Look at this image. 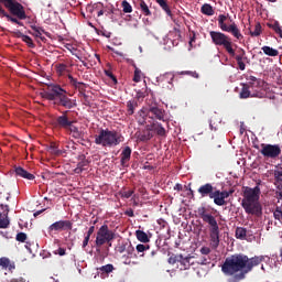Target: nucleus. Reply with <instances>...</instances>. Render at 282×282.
<instances>
[{"label": "nucleus", "mask_w": 282, "mask_h": 282, "mask_svg": "<svg viewBox=\"0 0 282 282\" xmlns=\"http://www.w3.org/2000/svg\"><path fill=\"white\" fill-rule=\"evenodd\" d=\"M260 263H263V256L249 258L243 253H235L225 259L221 272L229 279V282H240Z\"/></svg>", "instance_id": "1"}, {"label": "nucleus", "mask_w": 282, "mask_h": 282, "mask_svg": "<svg viewBox=\"0 0 282 282\" xmlns=\"http://www.w3.org/2000/svg\"><path fill=\"white\" fill-rule=\"evenodd\" d=\"M261 187L259 184L256 187H245L242 192L241 207L247 215L254 217L263 216V206L261 205Z\"/></svg>", "instance_id": "2"}, {"label": "nucleus", "mask_w": 282, "mask_h": 282, "mask_svg": "<svg viewBox=\"0 0 282 282\" xmlns=\"http://www.w3.org/2000/svg\"><path fill=\"white\" fill-rule=\"evenodd\" d=\"M0 3L6 8H0V17L7 18L9 23H15V25L23 28V22L21 21H25V19H28L25 7H23V4L17 0H0Z\"/></svg>", "instance_id": "3"}, {"label": "nucleus", "mask_w": 282, "mask_h": 282, "mask_svg": "<svg viewBox=\"0 0 282 282\" xmlns=\"http://www.w3.org/2000/svg\"><path fill=\"white\" fill-rule=\"evenodd\" d=\"M198 215L207 225L212 248H219V223H217V218L213 214L208 213L206 207H199Z\"/></svg>", "instance_id": "4"}, {"label": "nucleus", "mask_w": 282, "mask_h": 282, "mask_svg": "<svg viewBox=\"0 0 282 282\" xmlns=\"http://www.w3.org/2000/svg\"><path fill=\"white\" fill-rule=\"evenodd\" d=\"M124 142V137L116 130L101 129L98 134L95 135V144L111 149L118 147Z\"/></svg>", "instance_id": "5"}, {"label": "nucleus", "mask_w": 282, "mask_h": 282, "mask_svg": "<svg viewBox=\"0 0 282 282\" xmlns=\"http://www.w3.org/2000/svg\"><path fill=\"white\" fill-rule=\"evenodd\" d=\"M218 28L221 32H228L229 34L234 35L237 41H241L243 39V34H241V30L235 23V20L230 18V14H219L218 15Z\"/></svg>", "instance_id": "6"}, {"label": "nucleus", "mask_w": 282, "mask_h": 282, "mask_svg": "<svg viewBox=\"0 0 282 282\" xmlns=\"http://www.w3.org/2000/svg\"><path fill=\"white\" fill-rule=\"evenodd\" d=\"M209 36L214 45H218L219 47H225L229 56H236L235 48H232V40H230V36L219 31H210Z\"/></svg>", "instance_id": "7"}, {"label": "nucleus", "mask_w": 282, "mask_h": 282, "mask_svg": "<svg viewBox=\"0 0 282 282\" xmlns=\"http://www.w3.org/2000/svg\"><path fill=\"white\" fill-rule=\"evenodd\" d=\"M63 94H65V89H63L61 85L48 84L46 89H44L40 94V96L41 98H45V100H51L52 102H54V105H56Z\"/></svg>", "instance_id": "8"}, {"label": "nucleus", "mask_w": 282, "mask_h": 282, "mask_svg": "<svg viewBox=\"0 0 282 282\" xmlns=\"http://www.w3.org/2000/svg\"><path fill=\"white\" fill-rule=\"evenodd\" d=\"M115 239H116V232L109 229L108 225H102L97 231L95 245L97 248H102L105 243H110V241Z\"/></svg>", "instance_id": "9"}, {"label": "nucleus", "mask_w": 282, "mask_h": 282, "mask_svg": "<svg viewBox=\"0 0 282 282\" xmlns=\"http://www.w3.org/2000/svg\"><path fill=\"white\" fill-rule=\"evenodd\" d=\"M193 257H184L182 254H172L169 258L170 265H175L178 270H188L191 265H195V261H193Z\"/></svg>", "instance_id": "10"}, {"label": "nucleus", "mask_w": 282, "mask_h": 282, "mask_svg": "<svg viewBox=\"0 0 282 282\" xmlns=\"http://www.w3.org/2000/svg\"><path fill=\"white\" fill-rule=\"evenodd\" d=\"M260 153L261 155H263V158H270L271 160H276V158L281 155V147H279L278 144L262 143Z\"/></svg>", "instance_id": "11"}, {"label": "nucleus", "mask_w": 282, "mask_h": 282, "mask_svg": "<svg viewBox=\"0 0 282 282\" xmlns=\"http://www.w3.org/2000/svg\"><path fill=\"white\" fill-rule=\"evenodd\" d=\"M67 113H69V111H64L61 116H58L53 124L55 127H57L58 129H69V127H72V124H74V121L69 120V117L67 116Z\"/></svg>", "instance_id": "12"}, {"label": "nucleus", "mask_w": 282, "mask_h": 282, "mask_svg": "<svg viewBox=\"0 0 282 282\" xmlns=\"http://www.w3.org/2000/svg\"><path fill=\"white\" fill-rule=\"evenodd\" d=\"M232 191H219L216 189L215 191V197H214V204H216V206H226V204H228L226 202V199H228V197H230V195H232Z\"/></svg>", "instance_id": "13"}, {"label": "nucleus", "mask_w": 282, "mask_h": 282, "mask_svg": "<svg viewBox=\"0 0 282 282\" xmlns=\"http://www.w3.org/2000/svg\"><path fill=\"white\" fill-rule=\"evenodd\" d=\"M55 105H57V107H64V109H74V107H76V100L68 98L67 90H65V93L59 96V99L55 101Z\"/></svg>", "instance_id": "14"}, {"label": "nucleus", "mask_w": 282, "mask_h": 282, "mask_svg": "<svg viewBox=\"0 0 282 282\" xmlns=\"http://www.w3.org/2000/svg\"><path fill=\"white\" fill-rule=\"evenodd\" d=\"M217 188L213 186L210 183H206L204 185H200L198 188V193L200 197H209V199H215V192Z\"/></svg>", "instance_id": "15"}, {"label": "nucleus", "mask_w": 282, "mask_h": 282, "mask_svg": "<svg viewBox=\"0 0 282 282\" xmlns=\"http://www.w3.org/2000/svg\"><path fill=\"white\" fill-rule=\"evenodd\" d=\"M74 224L70 220H59V221H55L53 223L50 227L48 230H72Z\"/></svg>", "instance_id": "16"}, {"label": "nucleus", "mask_w": 282, "mask_h": 282, "mask_svg": "<svg viewBox=\"0 0 282 282\" xmlns=\"http://www.w3.org/2000/svg\"><path fill=\"white\" fill-rule=\"evenodd\" d=\"M68 80L70 83V85L73 87H75V89H78L79 94H85L86 89H87V84L83 83V82H78V79L74 78V76L68 75Z\"/></svg>", "instance_id": "17"}, {"label": "nucleus", "mask_w": 282, "mask_h": 282, "mask_svg": "<svg viewBox=\"0 0 282 282\" xmlns=\"http://www.w3.org/2000/svg\"><path fill=\"white\" fill-rule=\"evenodd\" d=\"M15 177H22L23 180H34V174L28 172L25 169L21 166L14 167Z\"/></svg>", "instance_id": "18"}, {"label": "nucleus", "mask_w": 282, "mask_h": 282, "mask_svg": "<svg viewBox=\"0 0 282 282\" xmlns=\"http://www.w3.org/2000/svg\"><path fill=\"white\" fill-rule=\"evenodd\" d=\"M150 113L156 118V120H162V122H166V111L159 107H151Z\"/></svg>", "instance_id": "19"}, {"label": "nucleus", "mask_w": 282, "mask_h": 282, "mask_svg": "<svg viewBox=\"0 0 282 282\" xmlns=\"http://www.w3.org/2000/svg\"><path fill=\"white\" fill-rule=\"evenodd\" d=\"M31 30L33 31H29V34L35 36V39H41L42 41H45V36H43V34H47V32H45V29L36 26V24H32Z\"/></svg>", "instance_id": "20"}, {"label": "nucleus", "mask_w": 282, "mask_h": 282, "mask_svg": "<svg viewBox=\"0 0 282 282\" xmlns=\"http://www.w3.org/2000/svg\"><path fill=\"white\" fill-rule=\"evenodd\" d=\"M17 39H21L23 41V43H25L28 45V47H31L32 50H34V47H36V45L34 44V41H32V37H30V35H25L23 33H21V31H15L14 32Z\"/></svg>", "instance_id": "21"}, {"label": "nucleus", "mask_w": 282, "mask_h": 282, "mask_svg": "<svg viewBox=\"0 0 282 282\" xmlns=\"http://www.w3.org/2000/svg\"><path fill=\"white\" fill-rule=\"evenodd\" d=\"M135 135L139 142H149V140L153 138V131H151L150 129H145L141 132H137Z\"/></svg>", "instance_id": "22"}, {"label": "nucleus", "mask_w": 282, "mask_h": 282, "mask_svg": "<svg viewBox=\"0 0 282 282\" xmlns=\"http://www.w3.org/2000/svg\"><path fill=\"white\" fill-rule=\"evenodd\" d=\"M131 152H132V150H131L130 147L123 148V150H122V152H121V154H120V158H121V160H120L121 166H124V164H126L127 162H129V160H131Z\"/></svg>", "instance_id": "23"}, {"label": "nucleus", "mask_w": 282, "mask_h": 282, "mask_svg": "<svg viewBox=\"0 0 282 282\" xmlns=\"http://www.w3.org/2000/svg\"><path fill=\"white\" fill-rule=\"evenodd\" d=\"M250 85L247 84H242V88L240 90V98L241 99H246V98H254V94H252V91L250 90Z\"/></svg>", "instance_id": "24"}, {"label": "nucleus", "mask_w": 282, "mask_h": 282, "mask_svg": "<svg viewBox=\"0 0 282 282\" xmlns=\"http://www.w3.org/2000/svg\"><path fill=\"white\" fill-rule=\"evenodd\" d=\"M0 268H3V270H14L17 267L14 265V262H10V258L2 257L0 258Z\"/></svg>", "instance_id": "25"}, {"label": "nucleus", "mask_w": 282, "mask_h": 282, "mask_svg": "<svg viewBox=\"0 0 282 282\" xmlns=\"http://www.w3.org/2000/svg\"><path fill=\"white\" fill-rule=\"evenodd\" d=\"M66 131H69L75 140H80V138H83V132H80V130H78V127L74 126V123H70Z\"/></svg>", "instance_id": "26"}, {"label": "nucleus", "mask_w": 282, "mask_h": 282, "mask_svg": "<svg viewBox=\"0 0 282 282\" xmlns=\"http://www.w3.org/2000/svg\"><path fill=\"white\" fill-rule=\"evenodd\" d=\"M221 123V118H219V115L215 113L209 119V127L212 131H217V124Z\"/></svg>", "instance_id": "27"}, {"label": "nucleus", "mask_w": 282, "mask_h": 282, "mask_svg": "<svg viewBox=\"0 0 282 282\" xmlns=\"http://www.w3.org/2000/svg\"><path fill=\"white\" fill-rule=\"evenodd\" d=\"M156 3L162 8V10L167 14V17H173V12L171 11V7H169V3L166 0H155Z\"/></svg>", "instance_id": "28"}, {"label": "nucleus", "mask_w": 282, "mask_h": 282, "mask_svg": "<svg viewBox=\"0 0 282 282\" xmlns=\"http://www.w3.org/2000/svg\"><path fill=\"white\" fill-rule=\"evenodd\" d=\"M235 235L236 239H240L241 241H243L248 236V229H246L245 227H237Z\"/></svg>", "instance_id": "29"}, {"label": "nucleus", "mask_w": 282, "mask_h": 282, "mask_svg": "<svg viewBox=\"0 0 282 282\" xmlns=\"http://www.w3.org/2000/svg\"><path fill=\"white\" fill-rule=\"evenodd\" d=\"M200 12L206 17H213L215 14V9H213V6H210L209 3H205L202 6Z\"/></svg>", "instance_id": "30"}, {"label": "nucleus", "mask_w": 282, "mask_h": 282, "mask_svg": "<svg viewBox=\"0 0 282 282\" xmlns=\"http://www.w3.org/2000/svg\"><path fill=\"white\" fill-rule=\"evenodd\" d=\"M135 237H137L138 241H140L141 243H149V241H151L149 239V235H147V232H144L142 230H137Z\"/></svg>", "instance_id": "31"}, {"label": "nucleus", "mask_w": 282, "mask_h": 282, "mask_svg": "<svg viewBox=\"0 0 282 282\" xmlns=\"http://www.w3.org/2000/svg\"><path fill=\"white\" fill-rule=\"evenodd\" d=\"M248 83L246 85H249L251 89H257L259 85H261V80H259L256 76L250 75L247 78Z\"/></svg>", "instance_id": "32"}, {"label": "nucleus", "mask_w": 282, "mask_h": 282, "mask_svg": "<svg viewBox=\"0 0 282 282\" xmlns=\"http://www.w3.org/2000/svg\"><path fill=\"white\" fill-rule=\"evenodd\" d=\"M126 252L128 259H133V257H135V247H133L131 241H126Z\"/></svg>", "instance_id": "33"}, {"label": "nucleus", "mask_w": 282, "mask_h": 282, "mask_svg": "<svg viewBox=\"0 0 282 282\" xmlns=\"http://www.w3.org/2000/svg\"><path fill=\"white\" fill-rule=\"evenodd\" d=\"M261 50L265 56H279V50L272 48L271 46H262Z\"/></svg>", "instance_id": "34"}, {"label": "nucleus", "mask_w": 282, "mask_h": 282, "mask_svg": "<svg viewBox=\"0 0 282 282\" xmlns=\"http://www.w3.org/2000/svg\"><path fill=\"white\" fill-rule=\"evenodd\" d=\"M268 26L275 32L282 39V26L279 21H274L273 23H269Z\"/></svg>", "instance_id": "35"}, {"label": "nucleus", "mask_w": 282, "mask_h": 282, "mask_svg": "<svg viewBox=\"0 0 282 282\" xmlns=\"http://www.w3.org/2000/svg\"><path fill=\"white\" fill-rule=\"evenodd\" d=\"M137 107H138V101L129 100L127 102V113H128V116H133V113H135V108Z\"/></svg>", "instance_id": "36"}, {"label": "nucleus", "mask_w": 282, "mask_h": 282, "mask_svg": "<svg viewBox=\"0 0 282 282\" xmlns=\"http://www.w3.org/2000/svg\"><path fill=\"white\" fill-rule=\"evenodd\" d=\"M139 6H140V10L142 12V14H144V17H151V9H149V4H147V2H144V0H140Z\"/></svg>", "instance_id": "37"}, {"label": "nucleus", "mask_w": 282, "mask_h": 282, "mask_svg": "<svg viewBox=\"0 0 282 282\" xmlns=\"http://www.w3.org/2000/svg\"><path fill=\"white\" fill-rule=\"evenodd\" d=\"M274 177H275V186H276L278 191H281V188H282V171H275Z\"/></svg>", "instance_id": "38"}, {"label": "nucleus", "mask_w": 282, "mask_h": 282, "mask_svg": "<svg viewBox=\"0 0 282 282\" xmlns=\"http://www.w3.org/2000/svg\"><path fill=\"white\" fill-rule=\"evenodd\" d=\"M99 272H102L104 274H111L116 268L113 264H106L97 269Z\"/></svg>", "instance_id": "39"}, {"label": "nucleus", "mask_w": 282, "mask_h": 282, "mask_svg": "<svg viewBox=\"0 0 282 282\" xmlns=\"http://www.w3.org/2000/svg\"><path fill=\"white\" fill-rule=\"evenodd\" d=\"M161 80L169 83V85H173V80H175V74L165 73L163 76H161Z\"/></svg>", "instance_id": "40"}, {"label": "nucleus", "mask_w": 282, "mask_h": 282, "mask_svg": "<svg viewBox=\"0 0 282 282\" xmlns=\"http://www.w3.org/2000/svg\"><path fill=\"white\" fill-rule=\"evenodd\" d=\"M121 6H122L123 12L126 14H129V13L133 12V8L131 7V4L127 0H123L121 2Z\"/></svg>", "instance_id": "41"}, {"label": "nucleus", "mask_w": 282, "mask_h": 282, "mask_svg": "<svg viewBox=\"0 0 282 282\" xmlns=\"http://www.w3.org/2000/svg\"><path fill=\"white\" fill-rule=\"evenodd\" d=\"M154 131H155L156 135H161V137L166 135V129H164V127H162V123H159L156 127H154Z\"/></svg>", "instance_id": "42"}, {"label": "nucleus", "mask_w": 282, "mask_h": 282, "mask_svg": "<svg viewBox=\"0 0 282 282\" xmlns=\"http://www.w3.org/2000/svg\"><path fill=\"white\" fill-rule=\"evenodd\" d=\"M28 240V234L25 232H18L15 236V241H19L20 243H25Z\"/></svg>", "instance_id": "43"}, {"label": "nucleus", "mask_w": 282, "mask_h": 282, "mask_svg": "<svg viewBox=\"0 0 282 282\" xmlns=\"http://www.w3.org/2000/svg\"><path fill=\"white\" fill-rule=\"evenodd\" d=\"M56 72H57V74H59V76H63V74H65V72H67V65L66 64H57Z\"/></svg>", "instance_id": "44"}, {"label": "nucleus", "mask_w": 282, "mask_h": 282, "mask_svg": "<svg viewBox=\"0 0 282 282\" xmlns=\"http://www.w3.org/2000/svg\"><path fill=\"white\" fill-rule=\"evenodd\" d=\"M251 36H261V23H257L253 31H250Z\"/></svg>", "instance_id": "45"}, {"label": "nucleus", "mask_w": 282, "mask_h": 282, "mask_svg": "<svg viewBox=\"0 0 282 282\" xmlns=\"http://www.w3.org/2000/svg\"><path fill=\"white\" fill-rule=\"evenodd\" d=\"M116 250L119 252V254L127 252V241L119 243Z\"/></svg>", "instance_id": "46"}, {"label": "nucleus", "mask_w": 282, "mask_h": 282, "mask_svg": "<svg viewBox=\"0 0 282 282\" xmlns=\"http://www.w3.org/2000/svg\"><path fill=\"white\" fill-rule=\"evenodd\" d=\"M87 164H89L87 161L79 162L75 172L83 173V171H85V166H87Z\"/></svg>", "instance_id": "47"}, {"label": "nucleus", "mask_w": 282, "mask_h": 282, "mask_svg": "<svg viewBox=\"0 0 282 282\" xmlns=\"http://www.w3.org/2000/svg\"><path fill=\"white\" fill-rule=\"evenodd\" d=\"M248 57H246V51L243 48L240 50V54L236 55L235 59L236 62L239 61H246Z\"/></svg>", "instance_id": "48"}, {"label": "nucleus", "mask_w": 282, "mask_h": 282, "mask_svg": "<svg viewBox=\"0 0 282 282\" xmlns=\"http://www.w3.org/2000/svg\"><path fill=\"white\" fill-rule=\"evenodd\" d=\"M48 151L52 155H61V150L54 144L50 145Z\"/></svg>", "instance_id": "49"}, {"label": "nucleus", "mask_w": 282, "mask_h": 282, "mask_svg": "<svg viewBox=\"0 0 282 282\" xmlns=\"http://www.w3.org/2000/svg\"><path fill=\"white\" fill-rule=\"evenodd\" d=\"M273 217L274 219H276L278 221H281L282 219V210L280 209V207H276L274 213H273Z\"/></svg>", "instance_id": "50"}, {"label": "nucleus", "mask_w": 282, "mask_h": 282, "mask_svg": "<svg viewBox=\"0 0 282 282\" xmlns=\"http://www.w3.org/2000/svg\"><path fill=\"white\" fill-rule=\"evenodd\" d=\"M133 189H129V191H122L120 192L121 197H123L124 199H129V197H131L133 195Z\"/></svg>", "instance_id": "51"}, {"label": "nucleus", "mask_w": 282, "mask_h": 282, "mask_svg": "<svg viewBox=\"0 0 282 282\" xmlns=\"http://www.w3.org/2000/svg\"><path fill=\"white\" fill-rule=\"evenodd\" d=\"M149 248H151L149 245H138L137 252H145V250H149Z\"/></svg>", "instance_id": "52"}, {"label": "nucleus", "mask_w": 282, "mask_h": 282, "mask_svg": "<svg viewBox=\"0 0 282 282\" xmlns=\"http://www.w3.org/2000/svg\"><path fill=\"white\" fill-rule=\"evenodd\" d=\"M181 75H182V76H184V75H186V76H193L194 78H198V77H199V75H198L197 73L191 72V70L181 72Z\"/></svg>", "instance_id": "53"}, {"label": "nucleus", "mask_w": 282, "mask_h": 282, "mask_svg": "<svg viewBox=\"0 0 282 282\" xmlns=\"http://www.w3.org/2000/svg\"><path fill=\"white\" fill-rule=\"evenodd\" d=\"M10 220L8 218L0 219V228H8Z\"/></svg>", "instance_id": "54"}, {"label": "nucleus", "mask_w": 282, "mask_h": 282, "mask_svg": "<svg viewBox=\"0 0 282 282\" xmlns=\"http://www.w3.org/2000/svg\"><path fill=\"white\" fill-rule=\"evenodd\" d=\"M142 80V77L140 76V70L135 69L134 70V76H133V82L134 83H140Z\"/></svg>", "instance_id": "55"}, {"label": "nucleus", "mask_w": 282, "mask_h": 282, "mask_svg": "<svg viewBox=\"0 0 282 282\" xmlns=\"http://www.w3.org/2000/svg\"><path fill=\"white\" fill-rule=\"evenodd\" d=\"M106 76H108V78H111V80H113V83H118V79L116 78V76L113 75V73L111 70H105Z\"/></svg>", "instance_id": "56"}, {"label": "nucleus", "mask_w": 282, "mask_h": 282, "mask_svg": "<svg viewBox=\"0 0 282 282\" xmlns=\"http://www.w3.org/2000/svg\"><path fill=\"white\" fill-rule=\"evenodd\" d=\"M89 239H91V236H88L87 234H86V236H85V238H84V240H83V245H82V248H87V246H89Z\"/></svg>", "instance_id": "57"}, {"label": "nucleus", "mask_w": 282, "mask_h": 282, "mask_svg": "<svg viewBox=\"0 0 282 282\" xmlns=\"http://www.w3.org/2000/svg\"><path fill=\"white\" fill-rule=\"evenodd\" d=\"M54 254H58L59 257H65L66 250L65 248H58L56 251H54Z\"/></svg>", "instance_id": "58"}, {"label": "nucleus", "mask_w": 282, "mask_h": 282, "mask_svg": "<svg viewBox=\"0 0 282 282\" xmlns=\"http://www.w3.org/2000/svg\"><path fill=\"white\" fill-rule=\"evenodd\" d=\"M237 65H238L240 72H245L246 70V63H243V61H238Z\"/></svg>", "instance_id": "59"}, {"label": "nucleus", "mask_w": 282, "mask_h": 282, "mask_svg": "<svg viewBox=\"0 0 282 282\" xmlns=\"http://www.w3.org/2000/svg\"><path fill=\"white\" fill-rule=\"evenodd\" d=\"M94 232H96V227L91 226V227H89V229H88L86 235H88V237H91L94 235Z\"/></svg>", "instance_id": "60"}, {"label": "nucleus", "mask_w": 282, "mask_h": 282, "mask_svg": "<svg viewBox=\"0 0 282 282\" xmlns=\"http://www.w3.org/2000/svg\"><path fill=\"white\" fill-rule=\"evenodd\" d=\"M200 252H202V254H210V248H208V247H203V248L200 249Z\"/></svg>", "instance_id": "61"}, {"label": "nucleus", "mask_w": 282, "mask_h": 282, "mask_svg": "<svg viewBox=\"0 0 282 282\" xmlns=\"http://www.w3.org/2000/svg\"><path fill=\"white\" fill-rule=\"evenodd\" d=\"M198 263H200L202 265H207L208 259H206L205 257H203V258H200V260L198 261Z\"/></svg>", "instance_id": "62"}, {"label": "nucleus", "mask_w": 282, "mask_h": 282, "mask_svg": "<svg viewBox=\"0 0 282 282\" xmlns=\"http://www.w3.org/2000/svg\"><path fill=\"white\" fill-rule=\"evenodd\" d=\"M10 282H25L24 278L12 279Z\"/></svg>", "instance_id": "63"}, {"label": "nucleus", "mask_w": 282, "mask_h": 282, "mask_svg": "<svg viewBox=\"0 0 282 282\" xmlns=\"http://www.w3.org/2000/svg\"><path fill=\"white\" fill-rule=\"evenodd\" d=\"M278 199H282V188L275 192Z\"/></svg>", "instance_id": "64"}]
</instances>
